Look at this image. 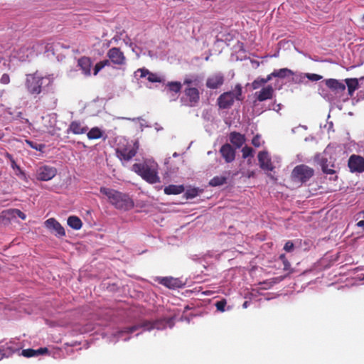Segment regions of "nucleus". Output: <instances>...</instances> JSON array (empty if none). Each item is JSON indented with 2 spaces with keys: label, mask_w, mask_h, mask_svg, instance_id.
Instances as JSON below:
<instances>
[{
  "label": "nucleus",
  "mask_w": 364,
  "mask_h": 364,
  "mask_svg": "<svg viewBox=\"0 0 364 364\" xmlns=\"http://www.w3.org/2000/svg\"><path fill=\"white\" fill-rule=\"evenodd\" d=\"M53 83V79L50 75H43L36 71L26 75L24 85L27 93L36 98L43 94Z\"/></svg>",
  "instance_id": "nucleus-1"
},
{
  "label": "nucleus",
  "mask_w": 364,
  "mask_h": 364,
  "mask_svg": "<svg viewBox=\"0 0 364 364\" xmlns=\"http://www.w3.org/2000/svg\"><path fill=\"white\" fill-rule=\"evenodd\" d=\"M100 192L105 196L109 203L117 209L127 210L134 207L133 200L126 193L106 187H101Z\"/></svg>",
  "instance_id": "nucleus-2"
},
{
  "label": "nucleus",
  "mask_w": 364,
  "mask_h": 364,
  "mask_svg": "<svg viewBox=\"0 0 364 364\" xmlns=\"http://www.w3.org/2000/svg\"><path fill=\"white\" fill-rule=\"evenodd\" d=\"M132 171L149 183L154 184L160 181L158 164L154 161H145L141 164H134L132 166Z\"/></svg>",
  "instance_id": "nucleus-3"
},
{
  "label": "nucleus",
  "mask_w": 364,
  "mask_h": 364,
  "mask_svg": "<svg viewBox=\"0 0 364 364\" xmlns=\"http://www.w3.org/2000/svg\"><path fill=\"white\" fill-rule=\"evenodd\" d=\"M242 87L240 84H237L232 91L225 92L217 99V104L220 109H226L230 108L235 102L242 101Z\"/></svg>",
  "instance_id": "nucleus-4"
},
{
  "label": "nucleus",
  "mask_w": 364,
  "mask_h": 364,
  "mask_svg": "<svg viewBox=\"0 0 364 364\" xmlns=\"http://www.w3.org/2000/svg\"><path fill=\"white\" fill-rule=\"evenodd\" d=\"M314 174V170L305 165L300 164L295 166L291 172V179L293 181L300 183L307 182Z\"/></svg>",
  "instance_id": "nucleus-5"
},
{
  "label": "nucleus",
  "mask_w": 364,
  "mask_h": 364,
  "mask_svg": "<svg viewBox=\"0 0 364 364\" xmlns=\"http://www.w3.org/2000/svg\"><path fill=\"white\" fill-rule=\"evenodd\" d=\"M138 149V141L127 142L126 144L117 148L116 154L121 161H129L136 156Z\"/></svg>",
  "instance_id": "nucleus-6"
},
{
  "label": "nucleus",
  "mask_w": 364,
  "mask_h": 364,
  "mask_svg": "<svg viewBox=\"0 0 364 364\" xmlns=\"http://www.w3.org/2000/svg\"><path fill=\"white\" fill-rule=\"evenodd\" d=\"M185 97L181 101L188 107H195L200 101V92L196 87H186L183 90Z\"/></svg>",
  "instance_id": "nucleus-7"
},
{
  "label": "nucleus",
  "mask_w": 364,
  "mask_h": 364,
  "mask_svg": "<svg viewBox=\"0 0 364 364\" xmlns=\"http://www.w3.org/2000/svg\"><path fill=\"white\" fill-rule=\"evenodd\" d=\"M161 321H143L140 323L134 325L130 327H125L121 331V333H132L142 328L144 330L151 331L154 328L159 329L161 325Z\"/></svg>",
  "instance_id": "nucleus-8"
},
{
  "label": "nucleus",
  "mask_w": 364,
  "mask_h": 364,
  "mask_svg": "<svg viewBox=\"0 0 364 364\" xmlns=\"http://www.w3.org/2000/svg\"><path fill=\"white\" fill-rule=\"evenodd\" d=\"M110 63L122 66L126 63V57L119 48L113 47L110 48L107 53Z\"/></svg>",
  "instance_id": "nucleus-9"
},
{
  "label": "nucleus",
  "mask_w": 364,
  "mask_h": 364,
  "mask_svg": "<svg viewBox=\"0 0 364 364\" xmlns=\"http://www.w3.org/2000/svg\"><path fill=\"white\" fill-rule=\"evenodd\" d=\"M348 166L351 173H363L364 157L357 154H352L348 159Z\"/></svg>",
  "instance_id": "nucleus-10"
},
{
  "label": "nucleus",
  "mask_w": 364,
  "mask_h": 364,
  "mask_svg": "<svg viewBox=\"0 0 364 364\" xmlns=\"http://www.w3.org/2000/svg\"><path fill=\"white\" fill-rule=\"evenodd\" d=\"M57 174V169L49 166L40 167L36 173V178L41 181H48L54 178Z\"/></svg>",
  "instance_id": "nucleus-11"
},
{
  "label": "nucleus",
  "mask_w": 364,
  "mask_h": 364,
  "mask_svg": "<svg viewBox=\"0 0 364 364\" xmlns=\"http://www.w3.org/2000/svg\"><path fill=\"white\" fill-rule=\"evenodd\" d=\"M257 158L259 167L262 170L272 171L274 169V166L272 162L271 158L267 151H259L258 153Z\"/></svg>",
  "instance_id": "nucleus-12"
},
{
  "label": "nucleus",
  "mask_w": 364,
  "mask_h": 364,
  "mask_svg": "<svg viewBox=\"0 0 364 364\" xmlns=\"http://www.w3.org/2000/svg\"><path fill=\"white\" fill-rule=\"evenodd\" d=\"M224 75L220 73H215L209 76L206 80L205 85L209 89H218L224 83Z\"/></svg>",
  "instance_id": "nucleus-13"
},
{
  "label": "nucleus",
  "mask_w": 364,
  "mask_h": 364,
  "mask_svg": "<svg viewBox=\"0 0 364 364\" xmlns=\"http://www.w3.org/2000/svg\"><path fill=\"white\" fill-rule=\"evenodd\" d=\"M87 131L88 127L87 126L80 121L75 120L70 122L66 132L68 134L73 133L75 135H80L87 133Z\"/></svg>",
  "instance_id": "nucleus-14"
},
{
  "label": "nucleus",
  "mask_w": 364,
  "mask_h": 364,
  "mask_svg": "<svg viewBox=\"0 0 364 364\" xmlns=\"http://www.w3.org/2000/svg\"><path fill=\"white\" fill-rule=\"evenodd\" d=\"M156 281L168 289H176L182 286V282L179 279L172 277H157Z\"/></svg>",
  "instance_id": "nucleus-15"
},
{
  "label": "nucleus",
  "mask_w": 364,
  "mask_h": 364,
  "mask_svg": "<svg viewBox=\"0 0 364 364\" xmlns=\"http://www.w3.org/2000/svg\"><path fill=\"white\" fill-rule=\"evenodd\" d=\"M325 85L332 92L335 93H343L346 90V85L336 79H326L324 80Z\"/></svg>",
  "instance_id": "nucleus-16"
},
{
  "label": "nucleus",
  "mask_w": 364,
  "mask_h": 364,
  "mask_svg": "<svg viewBox=\"0 0 364 364\" xmlns=\"http://www.w3.org/2000/svg\"><path fill=\"white\" fill-rule=\"evenodd\" d=\"M35 52L34 45L28 44L21 47L16 51V57L21 61L26 60L30 56L33 55Z\"/></svg>",
  "instance_id": "nucleus-17"
},
{
  "label": "nucleus",
  "mask_w": 364,
  "mask_h": 364,
  "mask_svg": "<svg viewBox=\"0 0 364 364\" xmlns=\"http://www.w3.org/2000/svg\"><path fill=\"white\" fill-rule=\"evenodd\" d=\"M220 153L226 163H230L235 160V150L229 144H225L220 149Z\"/></svg>",
  "instance_id": "nucleus-18"
},
{
  "label": "nucleus",
  "mask_w": 364,
  "mask_h": 364,
  "mask_svg": "<svg viewBox=\"0 0 364 364\" xmlns=\"http://www.w3.org/2000/svg\"><path fill=\"white\" fill-rule=\"evenodd\" d=\"M274 89L272 85H267L262 87L259 92H256L255 95L259 102H263L271 100L274 96Z\"/></svg>",
  "instance_id": "nucleus-19"
},
{
  "label": "nucleus",
  "mask_w": 364,
  "mask_h": 364,
  "mask_svg": "<svg viewBox=\"0 0 364 364\" xmlns=\"http://www.w3.org/2000/svg\"><path fill=\"white\" fill-rule=\"evenodd\" d=\"M140 73V77H145L147 76V80L151 82H162V78L159 76L156 73H153L150 72L146 68H139L138 69L135 73Z\"/></svg>",
  "instance_id": "nucleus-20"
},
{
  "label": "nucleus",
  "mask_w": 364,
  "mask_h": 364,
  "mask_svg": "<svg viewBox=\"0 0 364 364\" xmlns=\"http://www.w3.org/2000/svg\"><path fill=\"white\" fill-rule=\"evenodd\" d=\"M77 65L80 68L84 75L87 76L90 75L92 61L89 57L83 56L79 58Z\"/></svg>",
  "instance_id": "nucleus-21"
},
{
  "label": "nucleus",
  "mask_w": 364,
  "mask_h": 364,
  "mask_svg": "<svg viewBox=\"0 0 364 364\" xmlns=\"http://www.w3.org/2000/svg\"><path fill=\"white\" fill-rule=\"evenodd\" d=\"M45 224L48 229L54 230L58 235H65V232L63 227L55 218L48 219L45 222Z\"/></svg>",
  "instance_id": "nucleus-22"
},
{
  "label": "nucleus",
  "mask_w": 364,
  "mask_h": 364,
  "mask_svg": "<svg viewBox=\"0 0 364 364\" xmlns=\"http://www.w3.org/2000/svg\"><path fill=\"white\" fill-rule=\"evenodd\" d=\"M230 141L236 148H240L245 142V136L239 132H232L230 134Z\"/></svg>",
  "instance_id": "nucleus-23"
},
{
  "label": "nucleus",
  "mask_w": 364,
  "mask_h": 364,
  "mask_svg": "<svg viewBox=\"0 0 364 364\" xmlns=\"http://www.w3.org/2000/svg\"><path fill=\"white\" fill-rule=\"evenodd\" d=\"M166 88L168 92L171 93L172 95H176L181 92L182 84L178 81L168 82L166 84Z\"/></svg>",
  "instance_id": "nucleus-24"
},
{
  "label": "nucleus",
  "mask_w": 364,
  "mask_h": 364,
  "mask_svg": "<svg viewBox=\"0 0 364 364\" xmlns=\"http://www.w3.org/2000/svg\"><path fill=\"white\" fill-rule=\"evenodd\" d=\"M185 188L183 185H168L164 188V193L166 195H177L183 193Z\"/></svg>",
  "instance_id": "nucleus-25"
},
{
  "label": "nucleus",
  "mask_w": 364,
  "mask_h": 364,
  "mask_svg": "<svg viewBox=\"0 0 364 364\" xmlns=\"http://www.w3.org/2000/svg\"><path fill=\"white\" fill-rule=\"evenodd\" d=\"M348 87V95L352 96L354 92L358 88V80L356 78H348L345 80Z\"/></svg>",
  "instance_id": "nucleus-26"
},
{
  "label": "nucleus",
  "mask_w": 364,
  "mask_h": 364,
  "mask_svg": "<svg viewBox=\"0 0 364 364\" xmlns=\"http://www.w3.org/2000/svg\"><path fill=\"white\" fill-rule=\"evenodd\" d=\"M103 132L97 127L92 128L87 132V136L90 140L98 139L103 137Z\"/></svg>",
  "instance_id": "nucleus-27"
},
{
  "label": "nucleus",
  "mask_w": 364,
  "mask_h": 364,
  "mask_svg": "<svg viewBox=\"0 0 364 364\" xmlns=\"http://www.w3.org/2000/svg\"><path fill=\"white\" fill-rule=\"evenodd\" d=\"M68 225L74 230H80L82 223L78 217L72 215L68 218Z\"/></svg>",
  "instance_id": "nucleus-28"
},
{
  "label": "nucleus",
  "mask_w": 364,
  "mask_h": 364,
  "mask_svg": "<svg viewBox=\"0 0 364 364\" xmlns=\"http://www.w3.org/2000/svg\"><path fill=\"white\" fill-rule=\"evenodd\" d=\"M15 351V348L6 343L4 344L0 343V353L2 357H9Z\"/></svg>",
  "instance_id": "nucleus-29"
},
{
  "label": "nucleus",
  "mask_w": 364,
  "mask_h": 364,
  "mask_svg": "<svg viewBox=\"0 0 364 364\" xmlns=\"http://www.w3.org/2000/svg\"><path fill=\"white\" fill-rule=\"evenodd\" d=\"M14 218L11 209L2 211L0 213V224H8Z\"/></svg>",
  "instance_id": "nucleus-30"
},
{
  "label": "nucleus",
  "mask_w": 364,
  "mask_h": 364,
  "mask_svg": "<svg viewBox=\"0 0 364 364\" xmlns=\"http://www.w3.org/2000/svg\"><path fill=\"white\" fill-rule=\"evenodd\" d=\"M276 77L284 78L289 75H293L292 70L288 68H281L279 70H274Z\"/></svg>",
  "instance_id": "nucleus-31"
},
{
  "label": "nucleus",
  "mask_w": 364,
  "mask_h": 364,
  "mask_svg": "<svg viewBox=\"0 0 364 364\" xmlns=\"http://www.w3.org/2000/svg\"><path fill=\"white\" fill-rule=\"evenodd\" d=\"M227 178L225 176H215L209 182L211 186L215 187L225 184L226 183Z\"/></svg>",
  "instance_id": "nucleus-32"
},
{
  "label": "nucleus",
  "mask_w": 364,
  "mask_h": 364,
  "mask_svg": "<svg viewBox=\"0 0 364 364\" xmlns=\"http://www.w3.org/2000/svg\"><path fill=\"white\" fill-rule=\"evenodd\" d=\"M109 65H110V61L109 60H103L98 62L94 67L93 75H97L102 68Z\"/></svg>",
  "instance_id": "nucleus-33"
},
{
  "label": "nucleus",
  "mask_w": 364,
  "mask_h": 364,
  "mask_svg": "<svg viewBox=\"0 0 364 364\" xmlns=\"http://www.w3.org/2000/svg\"><path fill=\"white\" fill-rule=\"evenodd\" d=\"M321 166L322 171L326 174H335L336 171L333 168L328 167V161L326 159H322L321 161Z\"/></svg>",
  "instance_id": "nucleus-34"
},
{
  "label": "nucleus",
  "mask_w": 364,
  "mask_h": 364,
  "mask_svg": "<svg viewBox=\"0 0 364 364\" xmlns=\"http://www.w3.org/2000/svg\"><path fill=\"white\" fill-rule=\"evenodd\" d=\"M242 154L243 159L252 158L254 156V149L248 146H245L242 149Z\"/></svg>",
  "instance_id": "nucleus-35"
},
{
  "label": "nucleus",
  "mask_w": 364,
  "mask_h": 364,
  "mask_svg": "<svg viewBox=\"0 0 364 364\" xmlns=\"http://www.w3.org/2000/svg\"><path fill=\"white\" fill-rule=\"evenodd\" d=\"M11 167L14 170H16V175L25 179L26 178V173L21 168V167L16 164L15 160H12Z\"/></svg>",
  "instance_id": "nucleus-36"
},
{
  "label": "nucleus",
  "mask_w": 364,
  "mask_h": 364,
  "mask_svg": "<svg viewBox=\"0 0 364 364\" xmlns=\"http://www.w3.org/2000/svg\"><path fill=\"white\" fill-rule=\"evenodd\" d=\"M264 84L266 83L264 78L259 77L251 83V86L253 90H257L263 86Z\"/></svg>",
  "instance_id": "nucleus-37"
},
{
  "label": "nucleus",
  "mask_w": 364,
  "mask_h": 364,
  "mask_svg": "<svg viewBox=\"0 0 364 364\" xmlns=\"http://www.w3.org/2000/svg\"><path fill=\"white\" fill-rule=\"evenodd\" d=\"M279 259L283 263V265H284V267H283V269L284 271H289L290 270V268H291V264L290 262L288 261V259H287L286 256L284 254H282L280 256H279Z\"/></svg>",
  "instance_id": "nucleus-38"
},
{
  "label": "nucleus",
  "mask_w": 364,
  "mask_h": 364,
  "mask_svg": "<svg viewBox=\"0 0 364 364\" xmlns=\"http://www.w3.org/2000/svg\"><path fill=\"white\" fill-rule=\"evenodd\" d=\"M186 198L192 199L198 195V188H191L186 191Z\"/></svg>",
  "instance_id": "nucleus-39"
},
{
  "label": "nucleus",
  "mask_w": 364,
  "mask_h": 364,
  "mask_svg": "<svg viewBox=\"0 0 364 364\" xmlns=\"http://www.w3.org/2000/svg\"><path fill=\"white\" fill-rule=\"evenodd\" d=\"M227 304V301L225 299L218 301L215 303V307L218 311L224 312L225 311V307Z\"/></svg>",
  "instance_id": "nucleus-40"
},
{
  "label": "nucleus",
  "mask_w": 364,
  "mask_h": 364,
  "mask_svg": "<svg viewBox=\"0 0 364 364\" xmlns=\"http://www.w3.org/2000/svg\"><path fill=\"white\" fill-rule=\"evenodd\" d=\"M36 350L28 348L22 350V355L26 358H31L36 355Z\"/></svg>",
  "instance_id": "nucleus-41"
},
{
  "label": "nucleus",
  "mask_w": 364,
  "mask_h": 364,
  "mask_svg": "<svg viewBox=\"0 0 364 364\" xmlns=\"http://www.w3.org/2000/svg\"><path fill=\"white\" fill-rule=\"evenodd\" d=\"M305 77L311 81H318L322 79V76L315 73H306Z\"/></svg>",
  "instance_id": "nucleus-42"
},
{
  "label": "nucleus",
  "mask_w": 364,
  "mask_h": 364,
  "mask_svg": "<svg viewBox=\"0 0 364 364\" xmlns=\"http://www.w3.org/2000/svg\"><path fill=\"white\" fill-rule=\"evenodd\" d=\"M11 210L12 212V215H14V218H16V217H18V218H20L22 220H25L26 219L25 213H23L20 210H18V209H11Z\"/></svg>",
  "instance_id": "nucleus-43"
},
{
  "label": "nucleus",
  "mask_w": 364,
  "mask_h": 364,
  "mask_svg": "<svg viewBox=\"0 0 364 364\" xmlns=\"http://www.w3.org/2000/svg\"><path fill=\"white\" fill-rule=\"evenodd\" d=\"M252 144L255 147H259L261 146V136L259 134H257L252 138Z\"/></svg>",
  "instance_id": "nucleus-44"
},
{
  "label": "nucleus",
  "mask_w": 364,
  "mask_h": 364,
  "mask_svg": "<svg viewBox=\"0 0 364 364\" xmlns=\"http://www.w3.org/2000/svg\"><path fill=\"white\" fill-rule=\"evenodd\" d=\"M294 243L291 241L289 240L285 243V245L284 246V250L286 252H289L294 250Z\"/></svg>",
  "instance_id": "nucleus-45"
},
{
  "label": "nucleus",
  "mask_w": 364,
  "mask_h": 364,
  "mask_svg": "<svg viewBox=\"0 0 364 364\" xmlns=\"http://www.w3.org/2000/svg\"><path fill=\"white\" fill-rule=\"evenodd\" d=\"M0 82L4 85H7L10 82V77L8 74L4 73L0 78Z\"/></svg>",
  "instance_id": "nucleus-46"
},
{
  "label": "nucleus",
  "mask_w": 364,
  "mask_h": 364,
  "mask_svg": "<svg viewBox=\"0 0 364 364\" xmlns=\"http://www.w3.org/2000/svg\"><path fill=\"white\" fill-rule=\"evenodd\" d=\"M195 82L196 80H193L192 78L186 77L183 80V85H186V87H193L192 85H196Z\"/></svg>",
  "instance_id": "nucleus-47"
},
{
  "label": "nucleus",
  "mask_w": 364,
  "mask_h": 364,
  "mask_svg": "<svg viewBox=\"0 0 364 364\" xmlns=\"http://www.w3.org/2000/svg\"><path fill=\"white\" fill-rule=\"evenodd\" d=\"M27 141V144H28L30 145V146L36 150H41L42 148H43L45 146V145H43V144H34L33 142L32 141Z\"/></svg>",
  "instance_id": "nucleus-48"
},
{
  "label": "nucleus",
  "mask_w": 364,
  "mask_h": 364,
  "mask_svg": "<svg viewBox=\"0 0 364 364\" xmlns=\"http://www.w3.org/2000/svg\"><path fill=\"white\" fill-rule=\"evenodd\" d=\"M36 351H37L36 355H38L47 353L48 352V350L47 348H40L39 349L36 350Z\"/></svg>",
  "instance_id": "nucleus-49"
},
{
  "label": "nucleus",
  "mask_w": 364,
  "mask_h": 364,
  "mask_svg": "<svg viewBox=\"0 0 364 364\" xmlns=\"http://www.w3.org/2000/svg\"><path fill=\"white\" fill-rule=\"evenodd\" d=\"M272 77H276L274 70L272 73L269 74L266 78H264L265 83L270 81L272 79Z\"/></svg>",
  "instance_id": "nucleus-50"
},
{
  "label": "nucleus",
  "mask_w": 364,
  "mask_h": 364,
  "mask_svg": "<svg viewBox=\"0 0 364 364\" xmlns=\"http://www.w3.org/2000/svg\"><path fill=\"white\" fill-rule=\"evenodd\" d=\"M6 156L10 160L11 164H12V160H14V159L13 156H11V154H10L9 153H6Z\"/></svg>",
  "instance_id": "nucleus-51"
},
{
  "label": "nucleus",
  "mask_w": 364,
  "mask_h": 364,
  "mask_svg": "<svg viewBox=\"0 0 364 364\" xmlns=\"http://www.w3.org/2000/svg\"><path fill=\"white\" fill-rule=\"evenodd\" d=\"M357 225L358 227H361L364 228V220H360L358 223H357Z\"/></svg>",
  "instance_id": "nucleus-52"
},
{
  "label": "nucleus",
  "mask_w": 364,
  "mask_h": 364,
  "mask_svg": "<svg viewBox=\"0 0 364 364\" xmlns=\"http://www.w3.org/2000/svg\"><path fill=\"white\" fill-rule=\"evenodd\" d=\"M254 174H255V173H254V172L252 171V172H251V173L248 175V177H249V178H250V177H252V176H254Z\"/></svg>",
  "instance_id": "nucleus-53"
},
{
  "label": "nucleus",
  "mask_w": 364,
  "mask_h": 364,
  "mask_svg": "<svg viewBox=\"0 0 364 364\" xmlns=\"http://www.w3.org/2000/svg\"><path fill=\"white\" fill-rule=\"evenodd\" d=\"M247 161H248V163H249V164H250V163H251V162H250V159H247Z\"/></svg>",
  "instance_id": "nucleus-54"
},
{
  "label": "nucleus",
  "mask_w": 364,
  "mask_h": 364,
  "mask_svg": "<svg viewBox=\"0 0 364 364\" xmlns=\"http://www.w3.org/2000/svg\"><path fill=\"white\" fill-rule=\"evenodd\" d=\"M337 178V176H335L333 179L336 180Z\"/></svg>",
  "instance_id": "nucleus-55"
},
{
  "label": "nucleus",
  "mask_w": 364,
  "mask_h": 364,
  "mask_svg": "<svg viewBox=\"0 0 364 364\" xmlns=\"http://www.w3.org/2000/svg\"><path fill=\"white\" fill-rule=\"evenodd\" d=\"M363 21H364V15H363Z\"/></svg>",
  "instance_id": "nucleus-56"
}]
</instances>
